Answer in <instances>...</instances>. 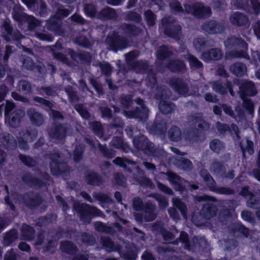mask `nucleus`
I'll return each instance as SVG.
<instances>
[{
    "mask_svg": "<svg viewBox=\"0 0 260 260\" xmlns=\"http://www.w3.org/2000/svg\"><path fill=\"white\" fill-rule=\"evenodd\" d=\"M27 115L32 125L40 126L45 123V116L34 108L27 110Z\"/></svg>",
    "mask_w": 260,
    "mask_h": 260,
    "instance_id": "nucleus-19",
    "label": "nucleus"
},
{
    "mask_svg": "<svg viewBox=\"0 0 260 260\" xmlns=\"http://www.w3.org/2000/svg\"><path fill=\"white\" fill-rule=\"evenodd\" d=\"M125 21H132L136 23H141L142 18L141 15L134 11L126 12L124 15Z\"/></svg>",
    "mask_w": 260,
    "mask_h": 260,
    "instance_id": "nucleus-56",
    "label": "nucleus"
},
{
    "mask_svg": "<svg viewBox=\"0 0 260 260\" xmlns=\"http://www.w3.org/2000/svg\"><path fill=\"white\" fill-rule=\"evenodd\" d=\"M105 43L108 45V49L114 52L125 48L128 44L126 39L116 34L109 35Z\"/></svg>",
    "mask_w": 260,
    "mask_h": 260,
    "instance_id": "nucleus-9",
    "label": "nucleus"
},
{
    "mask_svg": "<svg viewBox=\"0 0 260 260\" xmlns=\"http://www.w3.org/2000/svg\"><path fill=\"white\" fill-rule=\"evenodd\" d=\"M71 128V125L68 123L58 124L50 128L48 131V134L53 138L62 139Z\"/></svg>",
    "mask_w": 260,
    "mask_h": 260,
    "instance_id": "nucleus-13",
    "label": "nucleus"
},
{
    "mask_svg": "<svg viewBox=\"0 0 260 260\" xmlns=\"http://www.w3.org/2000/svg\"><path fill=\"white\" fill-rule=\"evenodd\" d=\"M143 217L145 222H150L155 219L157 216L156 206L151 203H146L143 208Z\"/></svg>",
    "mask_w": 260,
    "mask_h": 260,
    "instance_id": "nucleus-33",
    "label": "nucleus"
},
{
    "mask_svg": "<svg viewBox=\"0 0 260 260\" xmlns=\"http://www.w3.org/2000/svg\"><path fill=\"white\" fill-rule=\"evenodd\" d=\"M183 57L189 62V66L191 69H200L203 68V63L194 56L189 53L182 55Z\"/></svg>",
    "mask_w": 260,
    "mask_h": 260,
    "instance_id": "nucleus-48",
    "label": "nucleus"
},
{
    "mask_svg": "<svg viewBox=\"0 0 260 260\" xmlns=\"http://www.w3.org/2000/svg\"><path fill=\"white\" fill-rule=\"evenodd\" d=\"M174 232H172L169 231L166 229H162L161 230V234L164 238V240L167 241L168 243H172L175 245H177L179 242H180L179 238L176 239L174 241L171 242L172 240H173L176 236V233H178V231L174 228Z\"/></svg>",
    "mask_w": 260,
    "mask_h": 260,
    "instance_id": "nucleus-47",
    "label": "nucleus"
},
{
    "mask_svg": "<svg viewBox=\"0 0 260 260\" xmlns=\"http://www.w3.org/2000/svg\"><path fill=\"white\" fill-rule=\"evenodd\" d=\"M3 26L7 34L4 35V38L7 42H10L12 40L18 41L24 38L20 32L18 30H13L11 24L7 21H5Z\"/></svg>",
    "mask_w": 260,
    "mask_h": 260,
    "instance_id": "nucleus-21",
    "label": "nucleus"
},
{
    "mask_svg": "<svg viewBox=\"0 0 260 260\" xmlns=\"http://www.w3.org/2000/svg\"><path fill=\"white\" fill-rule=\"evenodd\" d=\"M74 107L83 119L89 120L91 114L85 106L82 104H77L75 105Z\"/></svg>",
    "mask_w": 260,
    "mask_h": 260,
    "instance_id": "nucleus-60",
    "label": "nucleus"
},
{
    "mask_svg": "<svg viewBox=\"0 0 260 260\" xmlns=\"http://www.w3.org/2000/svg\"><path fill=\"white\" fill-rule=\"evenodd\" d=\"M209 170L212 174L216 177H220L226 171L225 167L222 162L217 159H213L210 164Z\"/></svg>",
    "mask_w": 260,
    "mask_h": 260,
    "instance_id": "nucleus-30",
    "label": "nucleus"
},
{
    "mask_svg": "<svg viewBox=\"0 0 260 260\" xmlns=\"http://www.w3.org/2000/svg\"><path fill=\"white\" fill-rule=\"evenodd\" d=\"M240 96L241 99L247 98V96H252L255 95L257 91L254 83L250 81H245L243 82L239 86L238 91Z\"/></svg>",
    "mask_w": 260,
    "mask_h": 260,
    "instance_id": "nucleus-16",
    "label": "nucleus"
},
{
    "mask_svg": "<svg viewBox=\"0 0 260 260\" xmlns=\"http://www.w3.org/2000/svg\"><path fill=\"white\" fill-rule=\"evenodd\" d=\"M86 182L90 185L99 186L103 184L102 177L96 173L87 172L85 176Z\"/></svg>",
    "mask_w": 260,
    "mask_h": 260,
    "instance_id": "nucleus-39",
    "label": "nucleus"
},
{
    "mask_svg": "<svg viewBox=\"0 0 260 260\" xmlns=\"http://www.w3.org/2000/svg\"><path fill=\"white\" fill-rule=\"evenodd\" d=\"M223 52L219 48H212L202 54V57L206 61L218 60L223 57Z\"/></svg>",
    "mask_w": 260,
    "mask_h": 260,
    "instance_id": "nucleus-28",
    "label": "nucleus"
},
{
    "mask_svg": "<svg viewBox=\"0 0 260 260\" xmlns=\"http://www.w3.org/2000/svg\"><path fill=\"white\" fill-rule=\"evenodd\" d=\"M161 27L164 33L168 37L176 41L182 36L181 26L171 17H166L161 19Z\"/></svg>",
    "mask_w": 260,
    "mask_h": 260,
    "instance_id": "nucleus-4",
    "label": "nucleus"
},
{
    "mask_svg": "<svg viewBox=\"0 0 260 260\" xmlns=\"http://www.w3.org/2000/svg\"><path fill=\"white\" fill-rule=\"evenodd\" d=\"M170 85L172 88L178 93L186 95L189 91V88L187 84L182 79L179 78H173L170 81Z\"/></svg>",
    "mask_w": 260,
    "mask_h": 260,
    "instance_id": "nucleus-25",
    "label": "nucleus"
},
{
    "mask_svg": "<svg viewBox=\"0 0 260 260\" xmlns=\"http://www.w3.org/2000/svg\"><path fill=\"white\" fill-rule=\"evenodd\" d=\"M77 240L81 242L86 246H92L95 243V238L93 235L86 232L81 233L78 235Z\"/></svg>",
    "mask_w": 260,
    "mask_h": 260,
    "instance_id": "nucleus-45",
    "label": "nucleus"
},
{
    "mask_svg": "<svg viewBox=\"0 0 260 260\" xmlns=\"http://www.w3.org/2000/svg\"><path fill=\"white\" fill-rule=\"evenodd\" d=\"M22 180L30 186L38 188L44 186L45 183L43 181L35 177L31 173H26L22 176Z\"/></svg>",
    "mask_w": 260,
    "mask_h": 260,
    "instance_id": "nucleus-31",
    "label": "nucleus"
},
{
    "mask_svg": "<svg viewBox=\"0 0 260 260\" xmlns=\"http://www.w3.org/2000/svg\"><path fill=\"white\" fill-rule=\"evenodd\" d=\"M217 212V207L212 204H204L200 212V215L205 219H210L216 215Z\"/></svg>",
    "mask_w": 260,
    "mask_h": 260,
    "instance_id": "nucleus-29",
    "label": "nucleus"
},
{
    "mask_svg": "<svg viewBox=\"0 0 260 260\" xmlns=\"http://www.w3.org/2000/svg\"><path fill=\"white\" fill-rule=\"evenodd\" d=\"M18 233L16 230L13 229L6 233L4 237L3 244L5 246L10 245L18 239Z\"/></svg>",
    "mask_w": 260,
    "mask_h": 260,
    "instance_id": "nucleus-53",
    "label": "nucleus"
},
{
    "mask_svg": "<svg viewBox=\"0 0 260 260\" xmlns=\"http://www.w3.org/2000/svg\"><path fill=\"white\" fill-rule=\"evenodd\" d=\"M161 173L167 176L168 180L173 185L176 191L182 193L185 190L184 183L186 180L184 179L171 171H168L166 173L161 172Z\"/></svg>",
    "mask_w": 260,
    "mask_h": 260,
    "instance_id": "nucleus-11",
    "label": "nucleus"
},
{
    "mask_svg": "<svg viewBox=\"0 0 260 260\" xmlns=\"http://www.w3.org/2000/svg\"><path fill=\"white\" fill-rule=\"evenodd\" d=\"M173 54V52L172 48L166 45L160 46L157 51V56L160 60H165L172 56Z\"/></svg>",
    "mask_w": 260,
    "mask_h": 260,
    "instance_id": "nucleus-51",
    "label": "nucleus"
},
{
    "mask_svg": "<svg viewBox=\"0 0 260 260\" xmlns=\"http://www.w3.org/2000/svg\"><path fill=\"white\" fill-rule=\"evenodd\" d=\"M74 42L76 45L86 49L91 48L92 45L89 38L83 35L77 37Z\"/></svg>",
    "mask_w": 260,
    "mask_h": 260,
    "instance_id": "nucleus-57",
    "label": "nucleus"
},
{
    "mask_svg": "<svg viewBox=\"0 0 260 260\" xmlns=\"http://www.w3.org/2000/svg\"><path fill=\"white\" fill-rule=\"evenodd\" d=\"M228 229L229 233L236 237L242 235L248 237L249 235V229L241 223H232L228 226Z\"/></svg>",
    "mask_w": 260,
    "mask_h": 260,
    "instance_id": "nucleus-22",
    "label": "nucleus"
},
{
    "mask_svg": "<svg viewBox=\"0 0 260 260\" xmlns=\"http://www.w3.org/2000/svg\"><path fill=\"white\" fill-rule=\"evenodd\" d=\"M168 136L171 141L178 142L181 140L182 131L179 127L173 125L168 131Z\"/></svg>",
    "mask_w": 260,
    "mask_h": 260,
    "instance_id": "nucleus-46",
    "label": "nucleus"
},
{
    "mask_svg": "<svg viewBox=\"0 0 260 260\" xmlns=\"http://www.w3.org/2000/svg\"><path fill=\"white\" fill-rule=\"evenodd\" d=\"M136 103L140 106L135 110L124 112V114L127 117L138 119L140 121L146 120L149 115V109L145 104L144 100L140 98L135 100Z\"/></svg>",
    "mask_w": 260,
    "mask_h": 260,
    "instance_id": "nucleus-8",
    "label": "nucleus"
},
{
    "mask_svg": "<svg viewBox=\"0 0 260 260\" xmlns=\"http://www.w3.org/2000/svg\"><path fill=\"white\" fill-rule=\"evenodd\" d=\"M230 70L237 77H242L246 73L247 67L244 63L237 62L231 66Z\"/></svg>",
    "mask_w": 260,
    "mask_h": 260,
    "instance_id": "nucleus-41",
    "label": "nucleus"
},
{
    "mask_svg": "<svg viewBox=\"0 0 260 260\" xmlns=\"http://www.w3.org/2000/svg\"><path fill=\"white\" fill-rule=\"evenodd\" d=\"M60 248L62 252L72 255H75L79 250L75 244L69 241L61 242Z\"/></svg>",
    "mask_w": 260,
    "mask_h": 260,
    "instance_id": "nucleus-40",
    "label": "nucleus"
},
{
    "mask_svg": "<svg viewBox=\"0 0 260 260\" xmlns=\"http://www.w3.org/2000/svg\"><path fill=\"white\" fill-rule=\"evenodd\" d=\"M213 91L221 95H225L227 93L225 84L223 85L219 81H212L210 83Z\"/></svg>",
    "mask_w": 260,
    "mask_h": 260,
    "instance_id": "nucleus-63",
    "label": "nucleus"
},
{
    "mask_svg": "<svg viewBox=\"0 0 260 260\" xmlns=\"http://www.w3.org/2000/svg\"><path fill=\"white\" fill-rule=\"evenodd\" d=\"M25 22L27 24V29L28 30L34 31L36 27L41 26L42 25L41 20L37 19L35 16L27 14L26 16L23 23Z\"/></svg>",
    "mask_w": 260,
    "mask_h": 260,
    "instance_id": "nucleus-43",
    "label": "nucleus"
},
{
    "mask_svg": "<svg viewBox=\"0 0 260 260\" xmlns=\"http://www.w3.org/2000/svg\"><path fill=\"white\" fill-rule=\"evenodd\" d=\"M151 130L155 134L160 135L161 138H164L167 130V122L164 120H156L151 125Z\"/></svg>",
    "mask_w": 260,
    "mask_h": 260,
    "instance_id": "nucleus-37",
    "label": "nucleus"
},
{
    "mask_svg": "<svg viewBox=\"0 0 260 260\" xmlns=\"http://www.w3.org/2000/svg\"><path fill=\"white\" fill-rule=\"evenodd\" d=\"M71 12V10L66 8L64 6L58 4V6L56 9L53 16L61 20L62 19L68 17Z\"/></svg>",
    "mask_w": 260,
    "mask_h": 260,
    "instance_id": "nucleus-58",
    "label": "nucleus"
},
{
    "mask_svg": "<svg viewBox=\"0 0 260 260\" xmlns=\"http://www.w3.org/2000/svg\"><path fill=\"white\" fill-rule=\"evenodd\" d=\"M22 236L25 240H31L35 236L34 229L26 224H23L21 229Z\"/></svg>",
    "mask_w": 260,
    "mask_h": 260,
    "instance_id": "nucleus-59",
    "label": "nucleus"
},
{
    "mask_svg": "<svg viewBox=\"0 0 260 260\" xmlns=\"http://www.w3.org/2000/svg\"><path fill=\"white\" fill-rule=\"evenodd\" d=\"M24 116V112L23 110H15L13 113H11L5 117V120L10 127L16 128L19 126L21 119Z\"/></svg>",
    "mask_w": 260,
    "mask_h": 260,
    "instance_id": "nucleus-20",
    "label": "nucleus"
},
{
    "mask_svg": "<svg viewBox=\"0 0 260 260\" xmlns=\"http://www.w3.org/2000/svg\"><path fill=\"white\" fill-rule=\"evenodd\" d=\"M0 141L7 149H13L16 146L14 137L7 132L0 134Z\"/></svg>",
    "mask_w": 260,
    "mask_h": 260,
    "instance_id": "nucleus-36",
    "label": "nucleus"
},
{
    "mask_svg": "<svg viewBox=\"0 0 260 260\" xmlns=\"http://www.w3.org/2000/svg\"><path fill=\"white\" fill-rule=\"evenodd\" d=\"M112 121L108 125V132L111 133H122L124 125L123 120L119 117H113Z\"/></svg>",
    "mask_w": 260,
    "mask_h": 260,
    "instance_id": "nucleus-35",
    "label": "nucleus"
},
{
    "mask_svg": "<svg viewBox=\"0 0 260 260\" xmlns=\"http://www.w3.org/2000/svg\"><path fill=\"white\" fill-rule=\"evenodd\" d=\"M37 16L41 17H45L47 16L48 13V9L47 4L45 2L40 0L39 2L38 6H36L35 11L33 12Z\"/></svg>",
    "mask_w": 260,
    "mask_h": 260,
    "instance_id": "nucleus-54",
    "label": "nucleus"
},
{
    "mask_svg": "<svg viewBox=\"0 0 260 260\" xmlns=\"http://www.w3.org/2000/svg\"><path fill=\"white\" fill-rule=\"evenodd\" d=\"M46 27L47 30L54 32L57 35H62L64 33V30L62 28V22L52 16L45 21Z\"/></svg>",
    "mask_w": 260,
    "mask_h": 260,
    "instance_id": "nucleus-17",
    "label": "nucleus"
},
{
    "mask_svg": "<svg viewBox=\"0 0 260 260\" xmlns=\"http://www.w3.org/2000/svg\"><path fill=\"white\" fill-rule=\"evenodd\" d=\"M179 239L183 244L184 248L189 251H199L201 248H204L206 244V241L204 239H199L197 237L193 238L190 241L188 239V234L184 232L180 233Z\"/></svg>",
    "mask_w": 260,
    "mask_h": 260,
    "instance_id": "nucleus-5",
    "label": "nucleus"
},
{
    "mask_svg": "<svg viewBox=\"0 0 260 260\" xmlns=\"http://www.w3.org/2000/svg\"><path fill=\"white\" fill-rule=\"evenodd\" d=\"M168 68L173 72L183 73L185 70V63L181 60H171L168 65Z\"/></svg>",
    "mask_w": 260,
    "mask_h": 260,
    "instance_id": "nucleus-42",
    "label": "nucleus"
},
{
    "mask_svg": "<svg viewBox=\"0 0 260 260\" xmlns=\"http://www.w3.org/2000/svg\"><path fill=\"white\" fill-rule=\"evenodd\" d=\"M185 12L192 14L195 17L199 19L209 17L211 13V9L209 7L205 6L201 3L194 4H185L184 6Z\"/></svg>",
    "mask_w": 260,
    "mask_h": 260,
    "instance_id": "nucleus-6",
    "label": "nucleus"
},
{
    "mask_svg": "<svg viewBox=\"0 0 260 260\" xmlns=\"http://www.w3.org/2000/svg\"><path fill=\"white\" fill-rule=\"evenodd\" d=\"M119 28L126 35L129 37L138 36L143 31L141 28L132 23H123Z\"/></svg>",
    "mask_w": 260,
    "mask_h": 260,
    "instance_id": "nucleus-26",
    "label": "nucleus"
},
{
    "mask_svg": "<svg viewBox=\"0 0 260 260\" xmlns=\"http://www.w3.org/2000/svg\"><path fill=\"white\" fill-rule=\"evenodd\" d=\"M175 165L179 169L186 171H190L193 168L191 161L184 157L176 159Z\"/></svg>",
    "mask_w": 260,
    "mask_h": 260,
    "instance_id": "nucleus-44",
    "label": "nucleus"
},
{
    "mask_svg": "<svg viewBox=\"0 0 260 260\" xmlns=\"http://www.w3.org/2000/svg\"><path fill=\"white\" fill-rule=\"evenodd\" d=\"M90 128L92 129L94 134L101 138L104 135V128L101 123L99 121H95L89 122Z\"/></svg>",
    "mask_w": 260,
    "mask_h": 260,
    "instance_id": "nucleus-61",
    "label": "nucleus"
},
{
    "mask_svg": "<svg viewBox=\"0 0 260 260\" xmlns=\"http://www.w3.org/2000/svg\"><path fill=\"white\" fill-rule=\"evenodd\" d=\"M171 91L165 86L157 87L155 89L154 98L158 100L165 101L168 99L171 96Z\"/></svg>",
    "mask_w": 260,
    "mask_h": 260,
    "instance_id": "nucleus-38",
    "label": "nucleus"
},
{
    "mask_svg": "<svg viewBox=\"0 0 260 260\" xmlns=\"http://www.w3.org/2000/svg\"><path fill=\"white\" fill-rule=\"evenodd\" d=\"M209 146L213 152L217 154L223 151L225 148L224 143L218 139L212 140L209 142Z\"/></svg>",
    "mask_w": 260,
    "mask_h": 260,
    "instance_id": "nucleus-50",
    "label": "nucleus"
},
{
    "mask_svg": "<svg viewBox=\"0 0 260 260\" xmlns=\"http://www.w3.org/2000/svg\"><path fill=\"white\" fill-rule=\"evenodd\" d=\"M34 36L42 41L52 42L54 39L53 35L44 29H37L35 31Z\"/></svg>",
    "mask_w": 260,
    "mask_h": 260,
    "instance_id": "nucleus-49",
    "label": "nucleus"
},
{
    "mask_svg": "<svg viewBox=\"0 0 260 260\" xmlns=\"http://www.w3.org/2000/svg\"><path fill=\"white\" fill-rule=\"evenodd\" d=\"M73 208L79 214L80 217L82 219L86 218L88 215L101 217L104 216V214L96 207L85 203L75 202Z\"/></svg>",
    "mask_w": 260,
    "mask_h": 260,
    "instance_id": "nucleus-7",
    "label": "nucleus"
},
{
    "mask_svg": "<svg viewBox=\"0 0 260 260\" xmlns=\"http://www.w3.org/2000/svg\"><path fill=\"white\" fill-rule=\"evenodd\" d=\"M27 15V14L24 12V8L20 4L15 5L12 8V17L19 26L23 24V20Z\"/></svg>",
    "mask_w": 260,
    "mask_h": 260,
    "instance_id": "nucleus-27",
    "label": "nucleus"
},
{
    "mask_svg": "<svg viewBox=\"0 0 260 260\" xmlns=\"http://www.w3.org/2000/svg\"><path fill=\"white\" fill-rule=\"evenodd\" d=\"M229 20L232 25L237 27L245 26L249 23L248 17L239 12L233 13L230 15Z\"/></svg>",
    "mask_w": 260,
    "mask_h": 260,
    "instance_id": "nucleus-23",
    "label": "nucleus"
},
{
    "mask_svg": "<svg viewBox=\"0 0 260 260\" xmlns=\"http://www.w3.org/2000/svg\"><path fill=\"white\" fill-rule=\"evenodd\" d=\"M22 200L24 204L30 209L37 208L43 202V199L41 195L38 193L32 192L24 194Z\"/></svg>",
    "mask_w": 260,
    "mask_h": 260,
    "instance_id": "nucleus-12",
    "label": "nucleus"
},
{
    "mask_svg": "<svg viewBox=\"0 0 260 260\" xmlns=\"http://www.w3.org/2000/svg\"><path fill=\"white\" fill-rule=\"evenodd\" d=\"M172 202L174 207L178 210L184 217H186L187 210L186 205L180 199L177 198H173Z\"/></svg>",
    "mask_w": 260,
    "mask_h": 260,
    "instance_id": "nucleus-62",
    "label": "nucleus"
},
{
    "mask_svg": "<svg viewBox=\"0 0 260 260\" xmlns=\"http://www.w3.org/2000/svg\"><path fill=\"white\" fill-rule=\"evenodd\" d=\"M133 144L135 148L142 151L147 155L149 150L153 146V143L150 142L148 138L143 134H141L137 138L133 140Z\"/></svg>",
    "mask_w": 260,
    "mask_h": 260,
    "instance_id": "nucleus-14",
    "label": "nucleus"
},
{
    "mask_svg": "<svg viewBox=\"0 0 260 260\" xmlns=\"http://www.w3.org/2000/svg\"><path fill=\"white\" fill-rule=\"evenodd\" d=\"M68 54L72 59L78 63H89L91 61L92 57L90 53L85 51L76 52L72 49H69Z\"/></svg>",
    "mask_w": 260,
    "mask_h": 260,
    "instance_id": "nucleus-15",
    "label": "nucleus"
},
{
    "mask_svg": "<svg viewBox=\"0 0 260 260\" xmlns=\"http://www.w3.org/2000/svg\"><path fill=\"white\" fill-rule=\"evenodd\" d=\"M68 154H60L58 151L53 150L51 153L47 154L48 158L51 160L50 163V170L52 174L58 176L61 173L68 171V166L65 163L68 158L71 156L68 150Z\"/></svg>",
    "mask_w": 260,
    "mask_h": 260,
    "instance_id": "nucleus-2",
    "label": "nucleus"
},
{
    "mask_svg": "<svg viewBox=\"0 0 260 260\" xmlns=\"http://www.w3.org/2000/svg\"><path fill=\"white\" fill-rule=\"evenodd\" d=\"M100 243L102 246V248L104 249L107 252L120 251L122 247L116 244L113 240L108 236H102L100 238Z\"/></svg>",
    "mask_w": 260,
    "mask_h": 260,
    "instance_id": "nucleus-24",
    "label": "nucleus"
},
{
    "mask_svg": "<svg viewBox=\"0 0 260 260\" xmlns=\"http://www.w3.org/2000/svg\"><path fill=\"white\" fill-rule=\"evenodd\" d=\"M232 216V214L230 209H228L226 207L223 206L219 212L218 219L221 222L225 224L230 220Z\"/></svg>",
    "mask_w": 260,
    "mask_h": 260,
    "instance_id": "nucleus-64",
    "label": "nucleus"
},
{
    "mask_svg": "<svg viewBox=\"0 0 260 260\" xmlns=\"http://www.w3.org/2000/svg\"><path fill=\"white\" fill-rule=\"evenodd\" d=\"M224 44L226 47L229 48L239 47L244 49H247L248 48L247 44L243 40L234 36L231 37L225 41Z\"/></svg>",
    "mask_w": 260,
    "mask_h": 260,
    "instance_id": "nucleus-34",
    "label": "nucleus"
},
{
    "mask_svg": "<svg viewBox=\"0 0 260 260\" xmlns=\"http://www.w3.org/2000/svg\"><path fill=\"white\" fill-rule=\"evenodd\" d=\"M118 17L116 10L109 7L104 8L98 13V18L104 20H116Z\"/></svg>",
    "mask_w": 260,
    "mask_h": 260,
    "instance_id": "nucleus-32",
    "label": "nucleus"
},
{
    "mask_svg": "<svg viewBox=\"0 0 260 260\" xmlns=\"http://www.w3.org/2000/svg\"><path fill=\"white\" fill-rule=\"evenodd\" d=\"M202 29L210 34L222 32L224 27L223 24L218 23L215 20H210L204 22L201 26Z\"/></svg>",
    "mask_w": 260,
    "mask_h": 260,
    "instance_id": "nucleus-18",
    "label": "nucleus"
},
{
    "mask_svg": "<svg viewBox=\"0 0 260 260\" xmlns=\"http://www.w3.org/2000/svg\"><path fill=\"white\" fill-rule=\"evenodd\" d=\"M115 165L123 168L125 172L131 174L135 169L136 172L133 175V179L138 183L145 175V172L141 170L139 166H136V162L126 157H117L113 161Z\"/></svg>",
    "mask_w": 260,
    "mask_h": 260,
    "instance_id": "nucleus-3",
    "label": "nucleus"
},
{
    "mask_svg": "<svg viewBox=\"0 0 260 260\" xmlns=\"http://www.w3.org/2000/svg\"><path fill=\"white\" fill-rule=\"evenodd\" d=\"M93 226L98 232L111 236H113L118 233H122L123 231L122 226L117 222L108 224L101 221H98L94 223Z\"/></svg>",
    "mask_w": 260,
    "mask_h": 260,
    "instance_id": "nucleus-10",
    "label": "nucleus"
},
{
    "mask_svg": "<svg viewBox=\"0 0 260 260\" xmlns=\"http://www.w3.org/2000/svg\"><path fill=\"white\" fill-rule=\"evenodd\" d=\"M136 70L146 74L149 73L152 69L146 61L138 60L134 62L133 67Z\"/></svg>",
    "mask_w": 260,
    "mask_h": 260,
    "instance_id": "nucleus-52",
    "label": "nucleus"
},
{
    "mask_svg": "<svg viewBox=\"0 0 260 260\" xmlns=\"http://www.w3.org/2000/svg\"><path fill=\"white\" fill-rule=\"evenodd\" d=\"M175 105L172 103L167 101H160L158 105L159 110L164 114H168L173 111Z\"/></svg>",
    "mask_w": 260,
    "mask_h": 260,
    "instance_id": "nucleus-55",
    "label": "nucleus"
},
{
    "mask_svg": "<svg viewBox=\"0 0 260 260\" xmlns=\"http://www.w3.org/2000/svg\"><path fill=\"white\" fill-rule=\"evenodd\" d=\"M188 128L186 132L187 139L193 141L199 136V131H206L210 128V124L205 121L203 116L199 113L189 115L187 119Z\"/></svg>",
    "mask_w": 260,
    "mask_h": 260,
    "instance_id": "nucleus-1",
    "label": "nucleus"
}]
</instances>
